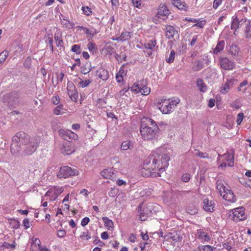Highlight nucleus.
Returning a JSON list of instances; mask_svg holds the SVG:
<instances>
[{
  "mask_svg": "<svg viewBox=\"0 0 251 251\" xmlns=\"http://www.w3.org/2000/svg\"><path fill=\"white\" fill-rule=\"evenodd\" d=\"M206 22L205 21H201L199 23L195 24L193 26H198L200 28H203L204 25H205Z\"/></svg>",
  "mask_w": 251,
  "mask_h": 251,
  "instance_id": "nucleus-63",
  "label": "nucleus"
},
{
  "mask_svg": "<svg viewBox=\"0 0 251 251\" xmlns=\"http://www.w3.org/2000/svg\"><path fill=\"white\" fill-rule=\"evenodd\" d=\"M80 238H81L82 239L87 240L90 239L91 238V236L89 232L87 231L82 232L81 235L80 236Z\"/></svg>",
  "mask_w": 251,
  "mask_h": 251,
  "instance_id": "nucleus-52",
  "label": "nucleus"
},
{
  "mask_svg": "<svg viewBox=\"0 0 251 251\" xmlns=\"http://www.w3.org/2000/svg\"><path fill=\"white\" fill-rule=\"evenodd\" d=\"M71 51L75 53L76 54H80L81 52V49L80 46L78 44L73 45L71 48Z\"/></svg>",
  "mask_w": 251,
  "mask_h": 251,
  "instance_id": "nucleus-43",
  "label": "nucleus"
},
{
  "mask_svg": "<svg viewBox=\"0 0 251 251\" xmlns=\"http://www.w3.org/2000/svg\"><path fill=\"white\" fill-rule=\"evenodd\" d=\"M163 148L157 149L151 152L144 165L141 173L145 176L157 177L160 176L169 165V156Z\"/></svg>",
  "mask_w": 251,
  "mask_h": 251,
  "instance_id": "nucleus-1",
  "label": "nucleus"
},
{
  "mask_svg": "<svg viewBox=\"0 0 251 251\" xmlns=\"http://www.w3.org/2000/svg\"><path fill=\"white\" fill-rule=\"evenodd\" d=\"M216 248L210 245L199 246L196 251H215Z\"/></svg>",
  "mask_w": 251,
  "mask_h": 251,
  "instance_id": "nucleus-32",
  "label": "nucleus"
},
{
  "mask_svg": "<svg viewBox=\"0 0 251 251\" xmlns=\"http://www.w3.org/2000/svg\"><path fill=\"white\" fill-rule=\"evenodd\" d=\"M59 135L65 140H69L71 139H75L76 134L70 130H66L64 129H59Z\"/></svg>",
  "mask_w": 251,
  "mask_h": 251,
  "instance_id": "nucleus-15",
  "label": "nucleus"
},
{
  "mask_svg": "<svg viewBox=\"0 0 251 251\" xmlns=\"http://www.w3.org/2000/svg\"><path fill=\"white\" fill-rule=\"evenodd\" d=\"M136 240V236L135 234L131 233L128 238V240L132 243H134Z\"/></svg>",
  "mask_w": 251,
  "mask_h": 251,
  "instance_id": "nucleus-62",
  "label": "nucleus"
},
{
  "mask_svg": "<svg viewBox=\"0 0 251 251\" xmlns=\"http://www.w3.org/2000/svg\"><path fill=\"white\" fill-rule=\"evenodd\" d=\"M23 225L25 229H27L30 226V223L28 219H25L23 220Z\"/></svg>",
  "mask_w": 251,
  "mask_h": 251,
  "instance_id": "nucleus-57",
  "label": "nucleus"
},
{
  "mask_svg": "<svg viewBox=\"0 0 251 251\" xmlns=\"http://www.w3.org/2000/svg\"><path fill=\"white\" fill-rule=\"evenodd\" d=\"M203 203V208L205 211L209 212H212L214 211V202L213 201L204 199Z\"/></svg>",
  "mask_w": 251,
  "mask_h": 251,
  "instance_id": "nucleus-21",
  "label": "nucleus"
},
{
  "mask_svg": "<svg viewBox=\"0 0 251 251\" xmlns=\"http://www.w3.org/2000/svg\"><path fill=\"white\" fill-rule=\"evenodd\" d=\"M67 91L68 95L72 100L75 101L78 98V94L75 86L72 82H68L67 84Z\"/></svg>",
  "mask_w": 251,
  "mask_h": 251,
  "instance_id": "nucleus-11",
  "label": "nucleus"
},
{
  "mask_svg": "<svg viewBox=\"0 0 251 251\" xmlns=\"http://www.w3.org/2000/svg\"><path fill=\"white\" fill-rule=\"evenodd\" d=\"M170 14L169 10L164 4H160L158 8L156 16L160 19H166Z\"/></svg>",
  "mask_w": 251,
  "mask_h": 251,
  "instance_id": "nucleus-13",
  "label": "nucleus"
},
{
  "mask_svg": "<svg viewBox=\"0 0 251 251\" xmlns=\"http://www.w3.org/2000/svg\"><path fill=\"white\" fill-rule=\"evenodd\" d=\"M96 75L102 80H106L109 77V73L106 70L101 67L96 71Z\"/></svg>",
  "mask_w": 251,
  "mask_h": 251,
  "instance_id": "nucleus-22",
  "label": "nucleus"
},
{
  "mask_svg": "<svg viewBox=\"0 0 251 251\" xmlns=\"http://www.w3.org/2000/svg\"><path fill=\"white\" fill-rule=\"evenodd\" d=\"M197 85L199 89L202 92H206L207 87L203 82V80L201 78H199L197 81Z\"/></svg>",
  "mask_w": 251,
  "mask_h": 251,
  "instance_id": "nucleus-33",
  "label": "nucleus"
},
{
  "mask_svg": "<svg viewBox=\"0 0 251 251\" xmlns=\"http://www.w3.org/2000/svg\"><path fill=\"white\" fill-rule=\"evenodd\" d=\"M216 188L220 195L221 196L224 192L229 188L228 186H226L224 185V182L221 180H218L216 182Z\"/></svg>",
  "mask_w": 251,
  "mask_h": 251,
  "instance_id": "nucleus-25",
  "label": "nucleus"
},
{
  "mask_svg": "<svg viewBox=\"0 0 251 251\" xmlns=\"http://www.w3.org/2000/svg\"><path fill=\"white\" fill-rule=\"evenodd\" d=\"M203 67V63L201 61H198L197 64V66L195 67V71H199Z\"/></svg>",
  "mask_w": 251,
  "mask_h": 251,
  "instance_id": "nucleus-59",
  "label": "nucleus"
},
{
  "mask_svg": "<svg viewBox=\"0 0 251 251\" xmlns=\"http://www.w3.org/2000/svg\"><path fill=\"white\" fill-rule=\"evenodd\" d=\"M190 176L188 174H185L182 176V180L185 182H188L190 180Z\"/></svg>",
  "mask_w": 251,
  "mask_h": 251,
  "instance_id": "nucleus-60",
  "label": "nucleus"
},
{
  "mask_svg": "<svg viewBox=\"0 0 251 251\" xmlns=\"http://www.w3.org/2000/svg\"><path fill=\"white\" fill-rule=\"evenodd\" d=\"M194 156H198L201 158H208V154L206 152H203L198 150H195L193 152Z\"/></svg>",
  "mask_w": 251,
  "mask_h": 251,
  "instance_id": "nucleus-36",
  "label": "nucleus"
},
{
  "mask_svg": "<svg viewBox=\"0 0 251 251\" xmlns=\"http://www.w3.org/2000/svg\"><path fill=\"white\" fill-rule=\"evenodd\" d=\"M102 220L104 223V225L106 227H107L109 230H112L113 228V223L111 220H110L107 217H103Z\"/></svg>",
  "mask_w": 251,
  "mask_h": 251,
  "instance_id": "nucleus-34",
  "label": "nucleus"
},
{
  "mask_svg": "<svg viewBox=\"0 0 251 251\" xmlns=\"http://www.w3.org/2000/svg\"><path fill=\"white\" fill-rule=\"evenodd\" d=\"M125 65V64L123 65L120 68V70L118 72V73L117 74V75L124 77L126 75V72L124 70V67Z\"/></svg>",
  "mask_w": 251,
  "mask_h": 251,
  "instance_id": "nucleus-54",
  "label": "nucleus"
},
{
  "mask_svg": "<svg viewBox=\"0 0 251 251\" xmlns=\"http://www.w3.org/2000/svg\"><path fill=\"white\" fill-rule=\"evenodd\" d=\"M222 0H214L213 8L216 9L221 4Z\"/></svg>",
  "mask_w": 251,
  "mask_h": 251,
  "instance_id": "nucleus-58",
  "label": "nucleus"
},
{
  "mask_svg": "<svg viewBox=\"0 0 251 251\" xmlns=\"http://www.w3.org/2000/svg\"><path fill=\"white\" fill-rule=\"evenodd\" d=\"M232 246L233 245L228 242H226L223 244V248L226 249L227 251H233L232 250Z\"/></svg>",
  "mask_w": 251,
  "mask_h": 251,
  "instance_id": "nucleus-50",
  "label": "nucleus"
},
{
  "mask_svg": "<svg viewBox=\"0 0 251 251\" xmlns=\"http://www.w3.org/2000/svg\"><path fill=\"white\" fill-rule=\"evenodd\" d=\"M247 22V18L244 16L243 12L238 11L232 17L231 28L236 31Z\"/></svg>",
  "mask_w": 251,
  "mask_h": 251,
  "instance_id": "nucleus-6",
  "label": "nucleus"
},
{
  "mask_svg": "<svg viewBox=\"0 0 251 251\" xmlns=\"http://www.w3.org/2000/svg\"><path fill=\"white\" fill-rule=\"evenodd\" d=\"M92 69L91 64L89 62H86L81 67V73L84 75L87 74Z\"/></svg>",
  "mask_w": 251,
  "mask_h": 251,
  "instance_id": "nucleus-29",
  "label": "nucleus"
},
{
  "mask_svg": "<svg viewBox=\"0 0 251 251\" xmlns=\"http://www.w3.org/2000/svg\"><path fill=\"white\" fill-rule=\"evenodd\" d=\"M31 247L32 248H37L39 250H41V242L40 240L37 238H32L31 239Z\"/></svg>",
  "mask_w": 251,
  "mask_h": 251,
  "instance_id": "nucleus-35",
  "label": "nucleus"
},
{
  "mask_svg": "<svg viewBox=\"0 0 251 251\" xmlns=\"http://www.w3.org/2000/svg\"><path fill=\"white\" fill-rule=\"evenodd\" d=\"M155 40H150L149 42L145 43L144 47L147 49L152 50L156 45Z\"/></svg>",
  "mask_w": 251,
  "mask_h": 251,
  "instance_id": "nucleus-40",
  "label": "nucleus"
},
{
  "mask_svg": "<svg viewBox=\"0 0 251 251\" xmlns=\"http://www.w3.org/2000/svg\"><path fill=\"white\" fill-rule=\"evenodd\" d=\"M100 175L104 178L112 180L116 177V173L112 168H108L101 171Z\"/></svg>",
  "mask_w": 251,
  "mask_h": 251,
  "instance_id": "nucleus-17",
  "label": "nucleus"
},
{
  "mask_svg": "<svg viewBox=\"0 0 251 251\" xmlns=\"http://www.w3.org/2000/svg\"><path fill=\"white\" fill-rule=\"evenodd\" d=\"M61 24L62 26L64 28H67L68 29H71L73 28L74 24L71 22L70 21L66 19H61L60 18Z\"/></svg>",
  "mask_w": 251,
  "mask_h": 251,
  "instance_id": "nucleus-30",
  "label": "nucleus"
},
{
  "mask_svg": "<svg viewBox=\"0 0 251 251\" xmlns=\"http://www.w3.org/2000/svg\"><path fill=\"white\" fill-rule=\"evenodd\" d=\"M176 52L174 50H171L169 57L166 59V62L171 63L174 61Z\"/></svg>",
  "mask_w": 251,
  "mask_h": 251,
  "instance_id": "nucleus-45",
  "label": "nucleus"
},
{
  "mask_svg": "<svg viewBox=\"0 0 251 251\" xmlns=\"http://www.w3.org/2000/svg\"><path fill=\"white\" fill-rule=\"evenodd\" d=\"M78 175V171L76 169H73L68 166H64L60 167L57 176L60 178H67Z\"/></svg>",
  "mask_w": 251,
  "mask_h": 251,
  "instance_id": "nucleus-8",
  "label": "nucleus"
},
{
  "mask_svg": "<svg viewBox=\"0 0 251 251\" xmlns=\"http://www.w3.org/2000/svg\"><path fill=\"white\" fill-rule=\"evenodd\" d=\"M196 238L201 243L209 242L211 240L210 237L203 229H199L197 230Z\"/></svg>",
  "mask_w": 251,
  "mask_h": 251,
  "instance_id": "nucleus-14",
  "label": "nucleus"
},
{
  "mask_svg": "<svg viewBox=\"0 0 251 251\" xmlns=\"http://www.w3.org/2000/svg\"><path fill=\"white\" fill-rule=\"evenodd\" d=\"M246 217L245 209L243 207L233 209L229 213V218L236 223L245 220Z\"/></svg>",
  "mask_w": 251,
  "mask_h": 251,
  "instance_id": "nucleus-7",
  "label": "nucleus"
},
{
  "mask_svg": "<svg viewBox=\"0 0 251 251\" xmlns=\"http://www.w3.org/2000/svg\"><path fill=\"white\" fill-rule=\"evenodd\" d=\"M132 2L135 7L138 8H139L141 4V0H132Z\"/></svg>",
  "mask_w": 251,
  "mask_h": 251,
  "instance_id": "nucleus-64",
  "label": "nucleus"
},
{
  "mask_svg": "<svg viewBox=\"0 0 251 251\" xmlns=\"http://www.w3.org/2000/svg\"><path fill=\"white\" fill-rule=\"evenodd\" d=\"M244 115L243 113L240 112L237 115V118L236 120V123L238 125H240L242 122L243 121Z\"/></svg>",
  "mask_w": 251,
  "mask_h": 251,
  "instance_id": "nucleus-53",
  "label": "nucleus"
},
{
  "mask_svg": "<svg viewBox=\"0 0 251 251\" xmlns=\"http://www.w3.org/2000/svg\"><path fill=\"white\" fill-rule=\"evenodd\" d=\"M221 196L226 201L230 202H234L236 201V197L230 189L227 188Z\"/></svg>",
  "mask_w": 251,
  "mask_h": 251,
  "instance_id": "nucleus-19",
  "label": "nucleus"
},
{
  "mask_svg": "<svg viewBox=\"0 0 251 251\" xmlns=\"http://www.w3.org/2000/svg\"><path fill=\"white\" fill-rule=\"evenodd\" d=\"M85 33L86 34H87L88 37H90L91 38H92L94 36V35L97 33L96 32H93L87 28L85 30Z\"/></svg>",
  "mask_w": 251,
  "mask_h": 251,
  "instance_id": "nucleus-55",
  "label": "nucleus"
},
{
  "mask_svg": "<svg viewBox=\"0 0 251 251\" xmlns=\"http://www.w3.org/2000/svg\"><path fill=\"white\" fill-rule=\"evenodd\" d=\"M173 4L179 10H186V3L184 2H181L180 0H173Z\"/></svg>",
  "mask_w": 251,
  "mask_h": 251,
  "instance_id": "nucleus-28",
  "label": "nucleus"
},
{
  "mask_svg": "<svg viewBox=\"0 0 251 251\" xmlns=\"http://www.w3.org/2000/svg\"><path fill=\"white\" fill-rule=\"evenodd\" d=\"M229 52L233 58L235 59L238 56L239 53V49L237 46L232 45L230 47Z\"/></svg>",
  "mask_w": 251,
  "mask_h": 251,
  "instance_id": "nucleus-27",
  "label": "nucleus"
},
{
  "mask_svg": "<svg viewBox=\"0 0 251 251\" xmlns=\"http://www.w3.org/2000/svg\"><path fill=\"white\" fill-rule=\"evenodd\" d=\"M233 160L234 156L232 154L227 152L223 155H219L217 161L219 162L221 161L224 162L226 161L228 163V166L232 167L233 166Z\"/></svg>",
  "mask_w": 251,
  "mask_h": 251,
  "instance_id": "nucleus-12",
  "label": "nucleus"
},
{
  "mask_svg": "<svg viewBox=\"0 0 251 251\" xmlns=\"http://www.w3.org/2000/svg\"><path fill=\"white\" fill-rule=\"evenodd\" d=\"M87 48L90 52L94 53L96 52L97 47L94 42H90L87 44Z\"/></svg>",
  "mask_w": 251,
  "mask_h": 251,
  "instance_id": "nucleus-42",
  "label": "nucleus"
},
{
  "mask_svg": "<svg viewBox=\"0 0 251 251\" xmlns=\"http://www.w3.org/2000/svg\"><path fill=\"white\" fill-rule=\"evenodd\" d=\"M245 34L246 38L251 37V25L250 22L246 24Z\"/></svg>",
  "mask_w": 251,
  "mask_h": 251,
  "instance_id": "nucleus-39",
  "label": "nucleus"
},
{
  "mask_svg": "<svg viewBox=\"0 0 251 251\" xmlns=\"http://www.w3.org/2000/svg\"><path fill=\"white\" fill-rule=\"evenodd\" d=\"M61 34L60 32H56L54 34V40L56 42V46L57 47H63V42L61 38Z\"/></svg>",
  "mask_w": 251,
  "mask_h": 251,
  "instance_id": "nucleus-31",
  "label": "nucleus"
},
{
  "mask_svg": "<svg viewBox=\"0 0 251 251\" xmlns=\"http://www.w3.org/2000/svg\"><path fill=\"white\" fill-rule=\"evenodd\" d=\"M131 37V32L129 31H125L121 34L120 37L117 38H113V40L125 42L130 40Z\"/></svg>",
  "mask_w": 251,
  "mask_h": 251,
  "instance_id": "nucleus-23",
  "label": "nucleus"
},
{
  "mask_svg": "<svg viewBox=\"0 0 251 251\" xmlns=\"http://www.w3.org/2000/svg\"><path fill=\"white\" fill-rule=\"evenodd\" d=\"M230 90V88L227 84L225 83L223 84L220 87V92L223 94H226Z\"/></svg>",
  "mask_w": 251,
  "mask_h": 251,
  "instance_id": "nucleus-44",
  "label": "nucleus"
},
{
  "mask_svg": "<svg viewBox=\"0 0 251 251\" xmlns=\"http://www.w3.org/2000/svg\"><path fill=\"white\" fill-rule=\"evenodd\" d=\"M53 112L56 115H59L63 114L64 112L63 111V105L62 104H60L56 106L54 108Z\"/></svg>",
  "mask_w": 251,
  "mask_h": 251,
  "instance_id": "nucleus-41",
  "label": "nucleus"
},
{
  "mask_svg": "<svg viewBox=\"0 0 251 251\" xmlns=\"http://www.w3.org/2000/svg\"><path fill=\"white\" fill-rule=\"evenodd\" d=\"M81 9L83 11V13L86 16H89L92 14V11L91 9L88 6H83L81 8Z\"/></svg>",
  "mask_w": 251,
  "mask_h": 251,
  "instance_id": "nucleus-48",
  "label": "nucleus"
},
{
  "mask_svg": "<svg viewBox=\"0 0 251 251\" xmlns=\"http://www.w3.org/2000/svg\"><path fill=\"white\" fill-rule=\"evenodd\" d=\"M218 65L221 69L225 71L233 70L236 68V63L227 57H219Z\"/></svg>",
  "mask_w": 251,
  "mask_h": 251,
  "instance_id": "nucleus-9",
  "label": "nucleus"
},
{
  "mask_svg": "<svg viewBox=\"0 0 251 251\" xmlns=\"http://www.w3.org/2000/svg\"><path fill=\"white\" fill-rule=\"evenodd\" d=\"M225 41L223 40L219 41L216 47L213 50V53L217 54L222 51L225 47Z\"/></svg>",
  "mask_w": 251,
  "mask_h": 251,
  "instance_id": "nucleus-26",
  "label": "nucleus"
},
{
  "mask_svg": "<svg viewBox=\"0 0 251 251\" xmlns=\"http://www.w3.org/2000/svg\"><path fill=\"white\" fill-rule=\"evenodd\" d=\"M131 89L134 93H141V95L144 96H147L151 92L150 88L139 82L134 83L132 86Z\"/></svg>",
  "mask_w": 251,
  "mask_h": 251,
  "instance_id": "nucleus-10",
  "label": "nucleus"
},
{
  "mask_svg": "<svg viewBox=\"0 0 251 251\" xmlns=\"http://www.w3.org/2000/svg\"><path fill=\"white\" fill-rule=\"evenodd\" d=\"M52 101L53 104L57 105L60 102V98L58 96H55L52 99Z\"/></svg>",
  "mask_w": 251,
  "mask_h": 251,
  "instance_id": "nucleus-61",
  "label": "nucleus"
},
{
  "mask_svg": "<svg viewBox=\"0 0 251 251\" xmlns=\"http://www.w3.org/2000/svg\"><path fill=\"white\" fill-rule=\"evenodd\" d=\"M165 30H166V37L168 39L173 38L176 34H178L177 28L171 25H166Z\"/></svg>",
  "mask_w": 251,
  "mask_h": 251,
  "instance_id": "nucleus-18",
  "label": "nucleus"
},
{
  "mask_svg": "<svg viewBox=\"0 0 251 251\" xmlns=\"http://www.w3.org/2000/svg\"><path fill=\"white\" fill-rule=\"evenodd\" d=\"M91 82L92 80L87 79L85 80H81L79 82L78 84L81 87L85 88L88 86Z\"/></svg>",
  "mask_w": 251,
  "mask_h": 251,
  "instance_id": "nucleus-49",
  "label": "nucleus"
},
{
  "mask_svg": "<svg viewBox=\"0 0 251 251\" xmlns=\"http://www.w3.org/2000/svg\"><path fill=\"white\" fill-rule=\"evenodd\" d=\"M90 222V219L88 217H85L83 218L81 221V225L82 226H86Z\"/></svg>",
  "mask_w": 251,
  "mask_h": 251,
  "instance_id": "nucleus-56",
  "label": "nucleus"
},
{
  "mask_svg": "<svg viewBox=\"0 0 251 251\" xmlns=\"http://www.w3.org/2000/svg\"><path fill=\"white\" fill-rule=\"evenodd\" d=\"M28 135L24 132H19L14 136L11 145V152L13 155H16L22 150V146L28 141Z\"/></svg>",
  "mask_w": 251,
  "mask_h": 251,
  "instance_id": "nucleus-3",
  "label": "nucleus"
},
{
  "mask_svg": "<svg viewBox=\"0 0 251 251\" xmlns=\"http://www.w3.org/2000/svg\"><path fill=\"white\" fill-rule=\"evenodd\" d=\"M159 127L151 119L143 118L140 127V133L144 140H152L156 139L158 133Z\"/></svg>",
  "mask_w": 251,
  "mask_h": 251,
  "instance_id": "nucleus-2",
  "label": "nucleus"
},
{
  "mask_svg": "<svg viewBox=\"0 0 251 251\" xmlns=\"http://www.w3.org/2000/svg\"><path fill=\"white\" fill-rule=\"evenodd\" d=\"M166 238L167 240H169L170 239H172L173 241H174L175 242H178L181 241L182 240V236H180L179 234H178L176 233H168L166 235Z\"/></svg>",
  "mask_w": 251,
  "mask_h": 251,
  "instance_id": "nucleus-24",
  "label": "nucleus"
},
{
  "mask_svg": "<svg viewBox=\"0 0 251 251\" xmlns=\"http://www.w3.org/2000/svg\"><path fill=\"white\" fill-rule=\"evenodd\" d=\"M15 247V244H10L7 242H4L2 243V244L0 246V248L1 249L6 248V249H13Z\"/></svg>",
  "mask_w": 251,
  "mask_h": 251,
  "instance_id": "nucleus-46",
  "label": "nucleus"
},
{
  "mask_svg": "<svg viewBox=\"0 0 251 251\" xmlns=\"http://www.w3.org/2000/svg\"><path fill=\"white\" fill-rule=\"evenodd\" d=\"M75 151L73 144L69 142L64 143L61 148V152L64 155H70Z\"/></svg>",
  "mask_w": 251,
  "mask_h": 251,
  "instance_id": "nucleus-16",
  "label": "nucleus"
},
{
  "mask_svg": "<svg viewBox=\"0 0 251 251\" xmlns=\"http://www.w3.org/2000/svg\"><path fill=\"white\" fill-rule=\"evenodd\" d=\"M9 55V52L7 50H4L0 53V60L3 63Z\"/></svg>",
  "mask_w": 251,
  "mask_h": 251,
  "instance_id": "nucleus-47",
  "label": "nucleus"
},
{
  "mask_svg": "<svg viewBox=\"0 0 251 251\" xmlns=\"http://www.w3.org/2000/svg\"><path fill=\"white\" fill-rule=\"evenodd\" d=\"M102 50L106 54L112 55L115 53L114 49L110 45H106L103 49Z\"/></svg>",
  "mask_w": 251,
  "mask_h": 251,
  "instance_id": "nucleus-38",
  "label": "nucleus"
},
{
  "mask_svg": "<svg viewBox=\"0 0 251 251\" xmlns=\"http://www.w3.org/2000/svg\"><path fill=\"white\" fill-rule=\"evenodd\" d=\"M236 80L233 78L226 79L225 83L227 84L228 86L230 88H232L234 85L235 82Z\"/></svg>",
  "mask_w": 251,
  "mask_h": 251,
  "instance_id": "nucleus-51",
  "label": "nucleus"
},
{
  "mask_svg": "<svg viewBox=\"0 0 251 251\" xmlns=\"http://www.w3.org/2000/svg\"><path fill=\"white\" fill-rule=\"evenodd\" d=\"M179 101V99L176 97L168 100L165 99L158 104V108L163 114H169L174 110Z\"/></svg>",
  "mask_w": 251,
  "mask_h": 251,
  "instance_id": "nucleus-4",
  "label": "nucleus"
},
{
  "mask_svg": "<svg viewBox=\"0 0 251 251\" xmlns=\"http://www.w3.org/2000/svg\"><path fill=\"white\" fill-rule=\"evenodd\" d=\"M133 148V145L130 141H125L122 143L121 145V149L123 151H126L128 149H132Z\"/></svg>",
  "mask_w": 251,
  "mask_h": 251,
  "instance_id": "nucleus-37",
  "label": "nucleus"
},
{
  "mask_svg": "<svg viewBox=\"0 0 251 251\" xmlns=\"http://www.w3.org/2000/svg\"><path fill=\"white\" fill-rule=\"evenodd\" d=\"M28 140L27 143L24 144L25 146L24 151L26 154L31 155L37 150L40 141V137L37 136L29 138L28 136Z\"/></svg>",
  "mask_w": 251,
  "mask_h": 251,
  "instance_id": "nucleus-5",
  "label": "nucleus"
},
{
  "mask_svg": "<svg viewBox=\"0 0 251 251\" xmlns=\"http://www.w3.org/2000/svg\"><path fill=\"white\" fill-rule=\"evenodd\" d=\"M153 207L152 204H149L146 208H144L143 211L139 214L140 218L141 221H145L150 217L151 213H152L151 209Z\"/></svg>",
  "mask_w": 251,
  "mask_h": 251,
  "instance_id": "nucleus-20",
  "label": "nucleus"
}]
</instances>
